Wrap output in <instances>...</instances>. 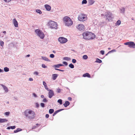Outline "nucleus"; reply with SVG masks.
I'll use <instances>...</instances> for the list:
<instances>
[{"mask_svg":"<svg viewBox=\"0 0 135 135\" xmlns=\"http://www.w3.org/2000/svg\"><path fill=\"white\" fill-rule=\"evenodd\" d=\"M24 115L29 119H33L35 117V113L32 110H27L24 112Z\"/></svg>","mask_w":135,"mask_h":135,"instance_id":"f257e3e1","label":"nucleus"},{"mask_svg":"<svg viewBox=\"0 0 135 135\" xmlns=\"http://www.w3.org/2000/svg\"><path fill=\"white\" fill-rule=\"evenodd\" d=\"M63 20L65 25H72L73 24V22L71 19L68 16L64 17Z\"/></svg>","mask_w":135,"mask_h":135,"instance_id":"f03ea898","label":"nucleus"},{"mask_svg":"<svg viewBox=\"0 0 135 135\" xmlns=\"http://www.w3.org/2000/svg\"><path fill=\"white\" fill-rule=\"evenodd\" d=\"M102 16H104V17H105L107 21H111L113 18L112 13L110 12H107L105 13L104 15L103 14H101Z\"/></svg>","mask_w":135,"mask_h":135,"instance_id":"7ed1b4c3","label":"nucleus"},{"mask_svg":"<svg viewBox=\"0 0 135 135\" xmlns=\"http://www.w3.org/2000/svg\"><path fill=\"white\" fill-rule=\"evenodd\" d=\"M35 32L41 39H43L44 37V34L39 29H36L35 31Z\"/></svg>","mask_w":135,"mask_h":135,"instance_id":"20e7f679","label":"nucleus"},{"mask_svg":"<svg viewBox=\"0 0 135 135\" xmlns=\"http://www.w3.org/2000/svg\"><path fill=\"white\" fill-rule=\"evenodd\" d=\"M78 20L80 21H84L86 20V16L83 14H81L79 15L78 17Z\"/></svg>","mask_w":135,"mask_h":135,"instance_id":"39448f33","label":"nucleus"},{"mask_svg":"<svg viewBox=\"0 0 135 135\" xmlns=\"http://www.w3.org/2000/svg\"><path fill=\"white\" fill-rule=\"evenodd\" d=\"M58 41L61 43L64 44L65 43L68 41L67 39L63 37H60L58 39Z\"/></svg>","mask_w":135,"mask_h":135,"instance_id":"423d86ee","label":"nucleus"},{"mask_svg":"<svg viewBox=\"0 0 135 135\" xmlns=\"http://www.w3.org/2000/svg\"><path fill=\"white\" fill-rule=\"evenodd\" d=\"M89 35H88L89 37L88 38V40H92L95 38V36L94 34L89 32Z\"/></svg>","mask_w":135,"mask_h":135,"instance_id":"0eeeda50","label":"nucleus"},{"mask_svg":"<svg viewBox=\"0 0 135 135\" xmlns=\"http://www.w3.org/2000/svg\"><path fill=\"white\" fill-rule=\"evenodd\" d=\"M48 93V97L50 98H51L54 95V91L52 90H50L49 91Z\"/></svg>","mask_w":135,"mask_h":135,"instance_id":"6e6552de","label":"nucleus"},{"mask_svg":"<svg viewBox=\"0 0 135 135\" xmlns=\"http://www.w3.org/2000/svg\"><path fill=\"white\" fill-rule=\"evenodd\" d=\"M89 32H87L83 33V36L84 38L88 40V38L89 36L90 35H89Z\"/></svg>","mask_w":135,"mask_h":135,"instance_id":"1a4fd4ad","label":"nucleus"},{"mask_svg":"<svg viewBox=\"0 0 135 135\" xmlns=\"http://www.w3.org/2000/svg\"><path fill=\"white\" fill-rule=\"evenodd\" d=\"M124 44L125 45H128V46L130 48H133V42L132 41L128 42L125 43Z\"/></svg>","mask_w":135,"mask_h":135,"instance_id":"9d476101","label":"nucleus"},{"mask_svg":"<svg viewBox=\"0 0 135 135\" xmlns=\"http://www.w3.org/2000/svg\"><path fill=\"white\" fill-rule=\"evenodd\" d=\"M76 28L79 31L82 32L84 31L85 30V26H78Z\"/></svg>","mask_w":135,"mask_h":135,"instance_id":"9b49d317","label":"nucleus"},{"mask_svg":"<svg viewBox=\"0 0 135 135\" xmlns=\"http://www.w3.org/2000/svg\"><path fill=\"white\" fill-rule=\"evenodd\" d=\"M57 25V22L52 20L49 21L48 23V25Z\"/></svg>","mask_w":135,"mask_h":135,"instance_id":"f8f14e48","label":"nucleus"},{"mask_svg":"<svg viewBox=\"0 0 135 135\" xmlns=\"http://www.w3.org/2000/svg\"><path fill=\"white\" fill-rule=\"evenodd\" d=\"M64 110V109H58L56 111H55L54 113L53 114V116H54L55 115L58 113L60 112L63 110Z\"/></svg>","mask_w":135,"mask_h":135,"instance_id":"ddd939ff","label":"nucleus"},{"mask_svg":"<svg viewBox=\"0 0 135 135\" xmlns=\"http://www.w3.org/2000/svg\"><path fill=\"white\" fill-rule=\"evenodd\" d=\"M119 10L120 13H122L123 15L124 14L125 8L124 7H121L120 8Z\"/></svg>","mask_w":135,"mask_h":135,"instance_id":"4468645a","label":"nucleus"},{"mask_svg":"<svg viewBox=\"0 0 135 135\" xmlns=\"http://www.w3.org/2000/svg\"><path fill=\"white\" fill-rule=\"evenodd\" d=\"M59 75L57 74H53L52 75V79L53 80H55L57 78Z\"/></svg>","mask_w":135,"mask_h":135,"instance_id":"2eb2a0df","label":"nucleus"},{"mask_svg":"<svg viewBox=\"0 0 135 135\" xmlns=\"http://www.w3.org/2000/svg\"><path fill=\"white\" fill-rule=\"evenodd\" d=\"M1 85L3 88V89L4 90L5 92H7L8 91V89L6 86L2 84H1Z\"/></svg>","mask_w":135,"mask_h":135,"instance_id":"dca6fc26","label":"nucleus"},{"mask_svg":"<svg viewBox=\"0 0 135 135\" xmlns=\"http://www.w3.org/2000/svg\"><path fill=\"white\" fill-rule=\"evenodd\" d=\"M70 104V103L68 101H66L65 103L63 104V105L65 107H67Z\"/></svg>","mask_w":135,"mask_h":135,"instance_id":"f3484780","label":"nucleus"},{"mask_svg":"<svg viewBox=\"0 0 135 135\" xmlns=\"http://www.w3.org/2000/svg\"><path fill=\"white\" fill-rule=\"evenodd\" d=\"M83 76L84 77H87L89 78L91 77L90 75L88 73H86L83 74Z\"/></svg>","mask_w":135,"mask_h":135,"instance_id":"a211bd4d","label":"nucleus"},{"mask_svg":"<svg viewBox=\"0 0 135 135\" xmlns=\"http://www.w3.org/2000/svg\"><path fill=\"white\" fill-rule=\"evenodd\" d=\"M45 7L46 9L48 11H50L51 9V7L49 5L46 4L45 5Z\"/></svg>","mask_w":135,"mask_h":135,"instance_id":"6ab92c4d","label":"nucleus"},{"mask_svg":"<svg viewBox=\"0 0 135 135\" xmlns=\"http://www.w3.org/2000/svg\"><path fill=\"white\" fill-rule=\"evenodd\" d=\"M64 65L62 64H58L55 65L53 66V67L56 68H59L60 66H63Z\"/></svg>","mask_w":135,"mask_h":135,"instance_id":"aec40b11","label":"nucleus"},{"mask_svg":"<svg viewBox=\"0 0 135 135\" xmlns=\"http://www.w3.org/2000/svg\"><path fill=\"white\" fill-rule=\"evenodd\" d=\"M7 119H6L0 118V123H3L7 122Z\"/></svg>","mask_w":135,"mask_h":135,"instance_id":"412c9836","label":"nucleus"},{"mask_svg":"<svg viewBox=\"0 0 135 135\" xmlns=\"http://www.w3.org/2000/svg\"><path fill=\"white\" fill-rule=\"evenodd\" d=\"M41 57L43 60L45 61L49 62L50 61V60L49 59H48L46 57L42 56Z\"/></svg>","mask_w":135,"mask_h":135,"instance_id":"4be33fe9","label":"nucleus"},{"mask_svg":"<svg viewBox=\"0 0 135 135\" xmlns=\"http://www.w3.org/2000/svg\"><path fill=\"white\" fill-rule=\"evenodd\" d=\"M13 22L14 25H18L17 22L15 19L13 20Z\"/></svg>","mask_w":135,"mask_h":135,"instance_id":"5701e85b","label":"nucleus"},{"mask_svg":"<svg viewBox=\"0 0 135 135\" xmlns=\"http://www.w3.org/2000/svg\"><path fill=\"white\" fill-rule=\"evenodd\" d=\"M22 130V129L20 128H18L17 130L14 131V133H16Z\"/></svg>","mask_w":135,"mask_h":135,"instance_id":"b1692460","label":"nucleus"},{"mask_svg":"<svg viewBox=\"0 0 135 135\" xmlns=\"http://www.w3.org/2000/svg\"><path fill=\"white\" fill-rule=\"evenodd\" d=\"M95 62L99 63H100L102 62V61L99 59L97 58L96 59V61H95Z\"/></svg>","mask_w":135,"mask_h":135,"instance_id":"393cba45","label":"nucleus"},{"mask_svg":"<svg viewBox=\"0 0 135 135\" xmlns=\"http://www.w3.org/2000/svg\"><path fill=\"white\" fill-rule=\"evenodd\" d=\"M98 21L97 20H95L93 21V25H98Z\"/></svg>","mask_w":135,"mask_h":135,"instance_id":"a878e982","label":"nucleus"},{"mask_svg":"<svg viewBox=\"0 0 135 135\" xmlns=\"http://www.w3.org/2000/svg\"><path fill=\"white\" fill-rule=\"evenodd\" d=\"M63 59L64 60H66L67 61H70L71 60V59L70 57H65L63 58Z\"/></svg>","mask_w":135,"mask_h":135,"instance_id":"bb28decb","label":"nucleus"},{"mask_svg":"<svg viewBox=\"0 0 135 135\" xmlns=\"http://www.w3.org/2000/svg\"><path fill=\"white\" fill-rule=\"evenodd\" d=\"M89 2L90 5L93 4L94 2V1L93 0H89Z\"/></svg>","mask_w":135,"mask_h":135,"instance_id":"cd10ccee","label":"nucleus"},{"mask_svg":"<svg viewBox=\"0 0 135 135\" xmlns=\"http://www.w3.org/2000/svg\"><path fill=\"white\" fill-rule=\"evenodd\" d=\"M57 26H50L49 27L51 29L54 28L55 29H56L58 28L57 27Z\"/></svg>","mask_w":135,"mask_h":135,"instance_id":"c85d7f7f","label":"nucleus"},{"mask_svg":"<svg viewBox=\"0 0 135 135\" xmlns=\"http://www.w3.org/2000/svg\"><path fill=\"white\" fill-rule=\"evenodd\" d=\"M54 111V110L53 109H50L49 110V113L50 114L52 113Z\"/></svg>","mask_w":135,"mask_h":135,"instance_id":"c756f323","label":"nucleus"},{"mask_svg":"<svg viewBox=\"0 0 135 135\" xmlns=\"http://www.w3.org/2000/svg\"><path fill=\"white\" fill-rule=\"evenodd\" d=\"M69 67L71 69H73L74 68V65L72 63H71L69 65Z\"/></svg>","mask_w":135,"mask_h":135,"instance_id":"7c9ffc66","label":"nucleus"},{"mask_svg":"<svg viewBox=\"0 0 135 135\" xmlns=\"http://www.w3.org/2000/svg\"><path fill=\"white\" fill-rule=\"evenodd\" d=\"M62 101L61 99H59L57 100V102L59 103L60 105L62 104Z\"/></svg>","mask_w":135,"mask_h":135,"instance_id":"2f4dec72","label":"nucleus"},{"mask_svg":"<svg viewBox=\"0 0 135 135\" xmlns=\"http://www.w3.org/2000/svg\"><path fill=\"white\" fill-rule=\"evenodd\" d=\"M4 71L6 72H8L9 71V68L7 67H5L4 68Z\"/></svg>","mask_w":135,"mask_h":135,"instance_id":"473e14b6","label":"nucleus"},{"mask_svg":"<svg viewBox=\"0 0 135 135\" xmlns=\"http://www.w3.org/2000/svg\"><path fill=\"white\" fill-rule=\"evenodd\" d=\"M36 12L40 14H41L42 12L40 9H37L36 10Z\"/></svg>","mask_w":135,"mask_h":135,"instance_id":"72a5a7b5","label":"nucleus"},{"mask_svg":"<svg viewBox=\"0 0 135 135\" xmlns=\"http://www.w3.org/2000/svg\"><path fill=\"white\" fill-rule=\"evenodd\" d=\"M56 92L58 93H60L61 92V90H62V89H61L59 88H58L57 89H56Z\"/></svg>","mask_w":135,"mask_h":135,"instance_id":"f704fd0d","label":"nucleus"},{"mask_svg":"<svg viewBox=\"0 0 135 135\" xmlns=\"http://www.w3.org/2000/svg\"><path fill=\"white\" fill-rule=\"evenodd\" d=\"M83 58L84 59L86 60L88 59V56L86 55H84L83 56Z\"/></svg>","mask_w":135,"mask_h":135,"instance_id":"c9c22d12","label":"nucleus"},{"mask_svg":"<svg viewBox=\"0 0 135 135\" xmlns=\"http://www.w3.org/2000/svg\"><path fill=\"white\" fill-rule=\"evenodd\" d=\"M116 51V50L115 49H113L110 51L108 52V54H110V53L115 52Z\"/></svg>","mask_w":135,"mask_h":135,"instance_id":"e433bc0d","label":"nucleus"},{"mask_svg":"<svg viewBox=\"0 0 135 135\" xmlns=\"http://www.w3.org/2000/svg\"><path fill=\"white\" fill-rule=\"evenodd\" d=\"M87 3V1L86 0H83L82 2V4H86Z\"/></svg>","mask_w":135,"mask_h":135,"instance_id":"4c0bfd02","label":"nucleus"},{"mask_svg":"<svg viewBox=\"0 0 135 135\" xmlns=\"http://www.w3.org/2000/svg\"><path fill=\"white\" fill-rule=\"evenodd\" d=\"M45 104L44 103H40V105L42 108H44L45 106Z\"/></svg>","mask_w":135,"mask_h":135,"instance_id":"58836bf2","label":"nucleus"},{"mask_svg":"<svg viewBox=\"0 0 135 135\" xmlns=\"http://www.w3.org/2000/svg\"><path fill=\"white\" fill-rule=\"evenodd\" d=\"M55 69L56 70H58L60 71H61V72H64L65 71L64 70H61V69H57L56 68H55Z\"/></svg>","mask_w":135,"mask_h":135,"instance_id":"ea45409f","label":"nucleus"},{"mask_svg":"<svg viewBox=\"0 0 135 135\" xmlns=\"http://www.w3.org/2000/svg\"><path fill=\"white\" fill-rule=\"evenodd\" d=\"M10 114V112H6L5 113L4 115L7 116H8Z\"/></svg>","mask_w":135,"mask_h":135,"instance_id":"a19ab883","label":"nucleus"},{"mask_svg":"<svg viewBox=\"0 0 135 135\" xmlns=\"http://www.w3.org/2000/svg\"><path fill=\"white\" fill-rule=\"evenodd\" d=\"M50 57L51 58H54L55 57V55L53 54H51L50 55Z\"/></svg>","mask_w":135,"mask_h":135,"instance_id":"79ce46f5","label":"nucleus"},{"mask_svg":"<svg viewBox=\"0 0 135 135\" xmlns=\"http://www.w3.org/2000/svg\"><path fill=\"white\" fill-rule=\"evenodd\" d=\"M76 60L75 59H72V62L73 63H74V64L75 63H76Z\"/></svg>","mask_w":135,"mask_h":135,"instance_id":"37998d69","label":"nucleus"},{"mask_svg":"<svg viewBox=\"0 0 135 135\" xmlns=\"http://www.w3.org/2000/svg\"><path fill=\"white\" fill-rule=\"evenodd\" d=\"M4 44V42L3 41H0V45L1 46L3 47V46Z\"/></svg>","mask_w":135,"mask_h":135,"instance_id":"c03bdc74","label":"nucleus"},{"mask_svg":"<svg viewBox=\"0 0 135 135\" xmlns=\"http://www.w3.org/2000/svg\"><path fill=\"white\" fill-rule=\"evenodd\" d=\"M48 101V100H47L46 98H44L43 100V102H47Z\"/></svg>","mask_w":135,"mask_h":135,"instance_id":"a18cd8bd","label":"nucleus"},{"mask_svg":"<svg viewBox=\"0 0 135 135\" xmlns=\"http://www.w3.org/2000/svg\"><path fill=\"white\" fill-rule=\"evenodd\" d=\"M35 104L36 105V107L37 108H38L40 106L38 103H35Z\"/></svg>","mask_w":135,"mask_h":135,"instance_id":"49530a36","label":"nucleus"},{"mask_svg":"<svg viewBox=\"0 0 135 135\" xmlns=\"http://www.w3.org/2000/svg\"><path fill=\"white\" fill-rule=\"evenodd\" d=\"M11 129H14L16 128V126H10Z\"/></svg>","mask_w":135,"mask_h":135,"instance_id":"de8ad7c7","label":"nucleus"},{"mask_svg":"<svg viewBox=\"0 0 135 135\" xmlns=\"http://www.w3.org/2000/svg\"><path fill=\"white\" fill-rule=\"evenodd\" d=\"M42 66L43 68H47V66H46V65L44 64H42Z\"/></svg>","mask_w":135,"mask_h":135,"instance_id":"09e8293b","label":"nucleus"},{"mask_svg":"<svg viewBox=\"0 0 135 135\" xmlns=\"http://www.w3.org/2000/svg\"><path fill=\"white\" fill-rule=\"evenodd\" d=\"M100 52V54L102 55H104V50H101Z\"/></svg>","mask_w":135,"mask_h":135,"instance_id":"8fccbe9b","label":"nucleus"},{"mask_svg":"<svg viewBox=\"0 0 135 135\" xmlns=\"http://www.w3.org/2000/svg\"><path fill=\"white\" fill-rule=\"evenodd\" d=\"M33 95L35 98L37 97V95L35 93L33 94Z\"/></svg>","mask_w":135,"mask_h":135,"instance_id":"3c124183","label":"nucleus"},{"mask_svg":"<svg viewBox=\"0 0 135 135\" xmlns=\"http://www.w3.org/2000/svg\"><path fill=\"white\" fill-rule=\"evenodd\" d=\"M63 63L66 66H67L68 65V63L65 61H63Z\"/></svg>","mask_w":135,"mask_h":135,"instance_id":"603ef678","label":"nucleus"},{"mask_svg":"<svg viewBox=\"0 0 135 135\" xmlns=\"http://www.w3.org/2000/svg\"><path fill=\"white\" fill-rule=\"evenodd\" d=\"M44 87H45V89H46L48 91L50 90V89H49V88L47 87V85H46V86H45Z\"/></svg>","mask_w":135,"mask_h":135,"instance_id":"864d4df0","label":"nucleus"},{"mask_svg":"<svg viewBox=\"0 0 135 135\" xmlns=\"http://www.w3.org/2000/svg\"><path fill=\"white\" fill-rule=\"evenodd\" d=\"M43 85L44 86V87L45 86H46L47 85H46V83L45 81H43Z\"/></svg>","mask_w":135,"mask_h":135,"instance_id":"5fc2aeb1","label":"nucleus"},{"mask_svg":"<svg viewBox=\"0 0 135 135\" xmlns=\"http://www.w3.org/2000/svg\"><path fill=\"white\" fill-rule=\"evenodd\" d=\"M34 74H35V75H37L38 74V73L37 71H35L34 73Z\"/></svg>","mask_w":135,"mask_h":135,"instance_id":"6e6d98bb","label":"nucleus"},{"mask_svg":"<svg viewBox=\"0 0 135 135\" xmlns=\"http://www.w3.org/2000/svg\"><path fill=\"white\" fill-rule=\"evenodd\" d=\"M49 117V115L48 114H46L45 115V117L46 118H48Z\"/></svg>","mask_w":135,"mask_h":135,"instance_id":"4d7b16f0","label":"nucleus"},{"mask_svg":"<svg viewBox=\"0 0 135 135\" xmlns=\"http://www.w3.org/2000/svg\"><path fill=\"white\" fill-rule=\"evenodd\" d=\"M29 80L30 81H32L33 80V79L32 78H30L29 79Z\"/></svg>","mask_w":135,"mask_h":135,"instance_id":"13d9d810","label":"nucleus"},{"mask_svg":"<svg viewBox=\"0 0 135 135\" xmlns=\"http://www.w3.org/2000/svg\"><path fill=\"white\" fill-rule=\"evenodd\" d=\"M68 99L69 100L71 101L72 100V98L70 97H69L68 98Z\"/></svg>","mask_w":135,"mask_h":135,"instance_id":"bf43d9fd","label":"nucleus"},{"mask_svg":"<svg viewBox=\"0 0 135 135\" xmlns=\"http://www.w3.org/2000/svg\"><path fill=\"white\" fill-rule=\"evenodd\" d=\"M36 126H34L32 127V129H35L36 128Z\"/></svg>","mask_w":135,"mask_h":135,"instance_id":"052dcab7","label":"nucleus"},{"mask_svg":"<svg viewBox=\"0 0 135 135\" xmlns=\"http://www.w3.org/2000/svg\"><path fill=\"white\" fill-rule=\"evenodd\" d=\"M133 48H135V44L134 43V42H133Z\"/></svg>","mask_w":135,"mask_h":135,"instance_id":"680f3d73","label":"nucleus"},{"mask_svg":"<svg viewBox=\"0 0 135 135\" xmlns=\"http://www.w3.org/2000/svg\"><path fill=\"white\" fill-rule=\"evenodd\" d=\"M3 71V70L0 68V73L2 72Z\"/></svg>","mask_w":135,"mask_h":135,"instance_id":"e2e57ef3","label":"nucleus"},{"mask_svg":"<svg viewBox=\"0 0 135 135\" xmlns=\"http://www.w3.org/2000/svg\"><path fill=\"white\" fill-rule=\"evenodd\" d=\"M7 129H11L10 126L8 127L7 128Z\"/></svg>","mask_w":135,"mask_h":135,"instance_id":"0e129e2a","label":"nucleus"},{"mask_svg":"<svg viewBox=\"0 0 135 135\" xmlns=\"http://www.w3.org/2000/svg\"><path fill=\"white\" fill-rule=\"evenodd\" d=\"M121 21L120 20H119V25L121 24Z\"/></svg>","mask_w":135,"mask_h":135,"instance_id":"69168bd1","label":"nucleus"},{"mask_svg":"<svg viewBox=\"0 0 135 135\" xmlns=\"http://www.w3.org/2000/svg\"><path fill=\"white\" fill-rule=\"evenodd\" d=\"M3 33L5 35L6 34V32L5 31H3Z\"/></svg>","mask_w":135,"mask_h":135,"instance_id":"338daca9","label":"nucleus"},{"mask_svg":"<svg viewBox=\"0 0 135 135\" xmlns=\"http://www.w3.org/2000/svg\"><path fill=\"white\" fill-rule=\"evenodd\" d=\"M41 98H43L44 97V96L43 95H41Z\"/></svg>","mask_w":135,"mask_h":135,"instance_id":"774afa93","label":"nucleus"}]
</instances>
